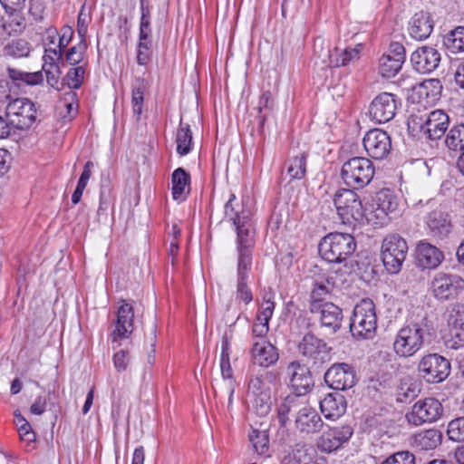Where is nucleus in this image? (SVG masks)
<instances>
[{"label":"nucleus","mask_w":464,"mask_h":464,"mask_svg":"<svg viewBox=\"0 0 464 464\" xmlns=\"http://www.w3.org/2000/svg\"><path fill=\"white\" fill-rule=\"evenodd\" d=\"M224 213L233 222L237 230L238 261L250 260L255 246V230L250 210L244 208L235 194L230 193L224 207Z\"/></svg>","instance_id":"obj_1"},{"label":"nucleus","mask_w":464,"mask_h":464,"mask_svg":"<svg viewBox=\"0 0 464 464\" xmlns=\"http://www.w3.org/2000/svg\"><path fill=\"white\" fill-rule=\"evenodd\" d=\"M431 328L424 321L411 322L402 326L397 333L393 350L400 357H411L419 352L430 335Z\"/></svg>","instance_id":"obj_2"},{"label":"nucleus","mask_w":464,"mask_h":464,"mask_svg":"<svg viewBox=\"0 0 464 464\" xmlns=\"http://www.w3.org/2000/svg\"><path fill=\"white\" fill-rule=\"evenodd\" d=\"M416 209L423 208L427 212L425 224L428 234L434 238L444 239L452 230V221L446 207L435 198L420 199L413 204Z\"/></svg>","instance_id":"obj_3"},{"label":"nucleus","mask_w":464,"mask_h":464,"mask_svg":"<svg viewBox=\"0 0 464 464\" xmlns=\"http://www.w3.org/2000/svg\"><path fill=\"white\" fill-rule=\"evenodd\" d=\"M355 249L354 237L343 233H330L318 245V253L323 261H346Z\"/></svg>","instance_id":"obj_4"},{"label":"nucleus","mask_w":464,"mask_h":464,"mask_svg":"<svg viewBox=\"0 0 464 464\" xmlns=\"http://www.w3.org/2000/svg\"><path fill=\"white\" fill-rule=\"evenodd\" d=\"M376 328L375 304L370 299H362L353 308L350 331L356 338L371 339L373 337Z\"/></svg>","instance_id":"obj_5"},{"label":"nucleus","mask_w":464,"mask_h":464,"mask_svg":"<svg viewBox=\"0 0 464 464\" xmlns=\"http://www.w3.org/2000/svg\"><path fill=\"white\" fill-rule=\"evenodd\" d=\"M373 163L365 157H353L342 167L341 177L346 186L352 189H360L367 186L374 176Z\"/></svg>","instance_id":"obj_6"},{"label":"nucleus","mask_w":464,"mask_h":464,"mask_svg":"<svg viewBox=\"0 0 464 464\" xmlns=\"http://www.w3.org/2000/svg\"><path fill=\"white\" fill-rule=\"evenodd\" d=\"M352 188H343L334 196V202L337 213L343 224L354 225L355 222H362L364 219V210L362 201Z\"/></svg>","instance_id":"obj_7"},{"label":"nucleus","mask_w":464,"mask_h":464,"mask_svg":"<svg viewBox=\"0 0 464 464\" xmlns=\"http://www.w3.org/2000/svg\"><path fill=\"white\" fill-rule=\"evenodd\" d=\"M299 353L305 358L311 368L319 369L330 360L331 348L312 333L305 334L297 346Z\"/></svg>","instance_id":"obj_8"},{"label":"nucleus","mask_w":464,"mask_h":464,"mask_svg":"<svg viewBox=\"0 0 464 464\" xmlns=\"http://www.w3.org/2000/svg\"><path fill=\"white\" fill-rule=\"evenodd\" d=\"M450 362L439 353H428L420 360L419 375L428 383L436 384L445 381L450 373Z\"/></svg>","instance_id":"obj_9"},{"label":"nucleus","mask_w":464,"mask_h":464,"mask_svg":"<svg viewBox=\"0 0 464 464\" xmlns=\"http://www.w3.org/2000/svg\"><path fill=\"white\" fill-rule=\"evenodd\" d=\"M442 413L443 407L440 401L428 397L415 402L411 410L406 413L405 418L410 424L420 426L438 420Z\"/></svg>","instance_id":"obj_10"},{"label":"nucleus","mask_w":464,"mask_h":464,"mask_svg":"<svg viewBox=\"0 0 464 464\" xmlns=\"http://www.w3.org/2000/svg\"><path fill=\"white\" fill-rule=\"evenodd\" d=\"M5 111L12 127L19 130L30 128L36 118L34 104L26 98L13 100L7 104Z\"/></svg>","instance_id":"obj_11"},{"label":"nucleus","mask_w":464,"mask_h":464,"mask_svg":"<svg viewBox=\"0 0 464 464\" xmlns=\"http://www.w3.org/2000/svg\"><path fill=\"white\" fill-rule=\"evenodd\" d=\"M324 381L334 390H348L356 383L354 368L345 362L334 363L324 373Z\"/></svg>","instance_id":"obj_12"},{"label":"nucleus","mask_w":464,"mask_h":464,"mask_svg":"<svg viewBox=\"0 0 464 464\" xmlns=\"http://www.w3.org/2000/svg\"><path fill=\"white\" fill-rule=\"evenodd\" d=\"M362 143L368 156L374 160L386 158L392 150L391 137L381 129H372L367 131Z\"/></svg>","instance_id":"obj_13"},{"label":"nucleus","mask_w":464,"mask_h":464,"mask_svg":"<svg viewBox=\"0 0 464 464\" xmlns=\"http://www.w3.org/2000/svg\"><path fill=\"white\" fill-rule=\"evenodd\" d=\"M397 100L390 92H382L370 104L369 116L376 123H385L392 120L396 114Z\"/></svg>","instance_id":"obj_14"},{"label":"nucleus","mask_w":464,"mask_h":464,"mask_svg":"<svg viewBox=\"0 0 464 464\" xmlns=\"http://www.w3.org/2000/svg\"><path fill=\"white\" fill-rule=\"evenodd\" d=\"M464 287V280L458 276L440 273L431 281L430 289L439 300H449L455 297Z\"/></svg>","instance_id":"obj_15"},{"label":"nucleus","mask_w":464,"mask_h":464,"mask_svg":"<svg viewBox=\"0 0 464 464\" xmlns=\"http://www.w3.org/2000/svg\"><path fill=\"white\" fill-rule=\"evenodd\" d=\"M404 62V46L398 42L392 43L388 53L383 54L379 60V73L383 78L393 77L400 72Z\"/></svg>","instance_id":"obj_16"},{"label":"nucleus","mask_w":464,"mask_h":464,"mask_svg":"<svg viewBox=\"0 0 464 464\" xmlns=\"http://www.w3.org/2000/svg\"><path fill=\"white\" fill-rule=\"evenodd\" d=\"M441 54L438 49L423 45L417 48L411 55V63L414 70L420 73H430L440 65Z\"/></svg>","instance_id":"obj_17"},{"label":"nucleus","mask_w":464,"mask_h":464,"mask_svg":"<svg viewBox=\"0 0 464 464\" xmlns=\"http://www.w3.org/2000/svg\"><path fill=\"white\" fill-rule=\"evenodd\" d=\"M287 372L290 376V385L295 391L294 394L302 397L311 391L314 382L308 366L295 361L287 366Z\"/></svg>","instance_id":"obj_18"},{"label":"nucleus","mask_w":464,"mask_h":464,"mask_svg":"<svg viewBox=\"0 0 464 464\" xmlns=\"http://www.w3.org/2000/svg\"><path fill=\"white\" fill-rule=\"evenodd\" d=\"M250 354L253 364L263 368L273 366L279 360V351L277 347L266 339H259L253 342Z\"/></svg>","instance_id":"obj_19"},{"label":"nucleus","mask_w":464,"mask_h":464,"mask_svg":"<svg viewBox=\"0 0 464 464\" xmlns=\"http://www.w3.org/2000/svg\"><path fill=\"white\" fill-rule=\"evenodd\" d=\"M352 435L353 429L349 425L329 429L318 439L317 448L323 452L330 453L348 441Z\"/></svg>","instance_id":"obj_20"},{"label":"nucleus","mask_w":464,"mask_h":464,"mask_svg":"<svg viewBox=\"0 0 464 464\" xmlns=\"http://www.w3.org/2000/svg\"><path fill=\"white\" fill-rule=\"evenodd\" d=\"M295 424L300 433L309 435L318 433L324 426V421L315 409L302 405L297 411Z\"/></svg>","instance_id":"obj_21"},{"label":"nucleus","mask_w":464,"mask_h":464,"mask_svg":"<svg viewBox=\"0 0 464 464\" xmlns=\"http://www.w3.org/2000/svg\"><path fill=\"white\" fill-rule=\"evenodd\" d=\"M408 245L399 235L387 236L382 244V261H405Z\"/></svg>","instance_id":"obj_22"},{"label":"nucleus","mask_w":464,"mask_h":464,"mask_svg":"<svg viewBox=\"0 0 464 464\" xmlns=\"http://www.w3.org/2000/svg\"><path fill=\"white\" fill-rule=\"evenodd\" d=\"M312 314H319L320 325L329 333L335 334L340 330L343 322V310L333 302H325L320 309Z\"/></svg>","instance_id":"obj_23"},{"label":"nucleus","mask_w":464,"mask_h":464,"mask_svg":"<svg viewBox=\"0 0 464 464\" xmlns=\"http://www.w3.org/2000/svg\"><path fill=\"white\" fill-rule=\"evenodd\" d=\"M450 118L443 111L436 110L426 116V138L431 140H440L446 132Z\"/></svg>","instance_id":"obj_24"},{"label":"nucleus","mask_w":464,"mask_h":464,"mask_svg":"<svg viewBox=\"0 0 464 464\" xmlns=\"http://www.w3.org/2000/svg\"><path fill=\"white\" fill-rule=\"evenodd\" d=\"M346 406L344 396L339 392L328 393L320 401L321 412L326 419H338L344 414Z\"/></svg>","instance_id":"obj_25"},{"label":"nucleus","mask_w":464,"mask_h":464,"mask_svg":"<svg viewBox=\"0 0 464 464\" xmlns=\"http://www.w3.org/2000/svg\"><path fill=\"white\" fill-rule=\"evenodd\" d=\"M397 196L389 188H382L376 193L373 203V212L376 218L382 220L398 208Z\"/></svg>","instance_id":"obj_26"},{"label":"nucleus","mask_w":464,"mask_h":464,"mask_svg":"<svg viewBox=\"0 0 464 464\" xmlns=\"http://www.w3.org/2000/svg\"><path fill=\"white\" fill-rule=\"evenodd\" d=\"M433 30V21L427 12H418L409 23V33L416 40L427 39Z\"/></svg>","instance_id":"obj_27"},{"label":"nucleus","mask_w":464,"mask_h":464,"mask_svg":"<svg viewBox=\"0 0 464 464\" xmlns=\"http://www.w3.org/2000/svg\"><path fill=\"white\" fill-rule=\"evenodd\" d=\"M134 312L133 307L122 301V304L119 307L117 312V324L116 328L113 331V342L117 340V337L127 338L132 332Z\"/></svg>","instance_id":"obj_28"},{"label":"nucleus","mask_w":464,"mask_h":464,"mask_svg":"<svg viewBox=\"0 0 464 464\" xmlns=\"http://www.w3.org/2000/svg\"><path fill=\"white\" fill-rule=\"evenodd\" d=\"M361 50L362 44L343 50L338 47H335L333 51L328 50L327 64L331 67L346 66L350 62L359 59ZM324 63H326V61L324 60Z\"/></svg>","instance_id":"obj_29"},{"label":"nucleus","mask_w":464,"mask_h":464,"mask_svg":"<svg viewBox=\"0 0 464 464\" xmlns=\"http://www.w3.org/2000/svg\"><path fill=\"white\" fill-rule=\"evenodd\" d=\"M442 433L436 429H430L415 435L414 441L418 448L422 450H430L440 445Z\"/></svg>","instance_id":"obj_30"},{"label":"nucleus","mask_w":464,"mask_h":464,"mask_svg":"<svg viewBox=\"0 0 464 464\" xmlns=\"http://www.w3.org/2000/svg\"><path fill=\"white\" fill-rule=\"evenodd\" d=\"M304 404L302 398L298 394L287 395L283 402L277 408V418L281 426H285L290 412H295L301 409Z\"/></svg>","instance_id":"obj_31"},{"label":"nucleus","mask_w":464,"mask_h":464,"mask_svg":"<svg viewBox=\"0 0 464 464\" xmlns=\"http://www.w3.org/2000/svg\"><path fill=\"white\" fill-rule=\"evenodd\" d=\"M332 294V288L326 285L323 281L315 279L314 288L310 295V311L316 312L320 307L329 302Z\"/></svg>","instance_id":"obj_32"},{"label":"nucleus","mask_w":464,"mask_h":464,"mask_svg":"<svg viewBox=\"0 0 464 464\" xmlns=\"http://www.w3.org/2000/svg\"><path fill=\"white\" fill-rule=\"evenodd\" d=\"M414 254L417 261H443L445 258L440 248L427 241H420Z\"/></svg>","instance_id":"obj_33"},{"label":"nucleus","mask_w":464,"mask_h":464,"mask_svg":"<svg viewBox=\"0 0 464 464\" xmlns=\"http://www.w3.org/2000/svg\"><path fill=\"white\" fill-rule=\"evenodd\" d=\"M442 91V84L439 79H428L418 86L420 97L424 98L427 102H433L440 99Z\"/></svg>","instance_id":"obj_34"},{"label":"nucleus","mask_w":464,"mask_h":464,"mask_svg":"<svg viewBox=\"0 0 464 464\" xmlns=\"http://www.w3.org/2000/svg\"><path fill=\"white\" fill-rule=\"evenodd\" d=\"M8 75L13 80V82H16L18 86H20L21 83L34 86L40 84L44 82V75L41 71L34 72H23L19 69L9 68Z\"/></svg>","instance_id":"obj_35"},{"label":"nucleus","mask_w":464,"mask_h":464,"mask_svg":"<svg viewBox=\"0 0 464 464\" xmlns=\"http://www.w3.org/2000/svg\"><path fill=\"white\" fill-rule=\"evenodd\" d=\"M190 180L189 174L182 168H178L174 170L171 176L172 182V196L173 198L180 199L188 188Z\"/></svg>","instance_id":"obj_36"},{"label":"nucleus","mask_w":464,"mask_h":464,"mask_svg":"<svg viewBox=\"0 0 464 464\" xmlns=\"http://www.w3.org/2000/svg\"><path fill=\"white\" fill-rule=\"evenodd\" d=\"M147 82L143 78H137L132 86L131 103L133 113L139 119L142 113L144 92L147 89Z\"/></svg>","instance_id":"obj_37"},{"label":"nucleus","mask_w":464,"mask_h":464,"mask_svg":"<svg viewBox=\"0 0 464 464\" xmlns=\"http://www.w3.org/2000/svg\"><path fill=\"white\" fill-rule=\"evenodd\" d=\"M420 389L418 384L411 379H403L401 381L397 392V401L401 403H407L411 401L418 396Z\"/></svg>","instance_id":"obj_38"},{"label":"nucleus","mask_w":464,"mask_h":464,"mask_svg":"<svg viewBox=\"0 0 464 464\" xmlns=\"http://www.w3.org/2000/svg\"><path fill=\"white\" fill-rule=\"evenodd\" d=\"M177 152L180 156L187 155L191 150L192 132L188 124L180 121L176 137Z\"/></svg>","instance_id":"obj_39"},{"label":"nucleus","mask_w":464,"mask_h":464,"mask_svg":"<svg viewBox=\"0 0 464 464\" xmlns=\"http://www.w3.org/2000/svg\"><path fill=\"white\" fill-rule=\"evenodd\" d=\"M444 45L451 53L464 52V26H458L444 38Z\"/></svg>","instance_id":"obj_40"},{"label":"nucleus","mask_w":464,"mask_h":464,"mask_svg":"<svg viewBox=\"0 0 464 464\" xmlns=\"http://www.w3.org/2000/svg\"><path fill=\"white\" fill-rule=\"evenodd\" d=\"M446 146L452 150H464V124L454 125L445 139Z\"/></svg>","instance_id":"obj_41"},{"label":"nucleus","mask_w":464,"mask_h":464,"mask_svg":"<svg viewBox=\"0 0 464 464\" xmlns=\"http://www.w3.org/2000/svg\"><path fill=\"white\" fill-rule=\"evenodd\" d=\"M307 155L302 153L299 156L293 157L288 161L287 173L291 179H301L306 173Z\"/></svg>","instance_id":"obj_42"},{"label":"nucleus","mask_w":464,"mask_h":464,"mask_svg":"<svg viewBox=\"0 0 464 464\" xmlns=\"http://www.w3.org/2000/svg\"><path fill=\"white\" fill-rule=\"evenodd\" d=\"M255 451L258 455H266L269 450V436L267 430H253L249 434Z\"/></svg>","instance_id":"obj_43"},{"label":"nucleus","mask_w":464,"mask_h":464,"mask_svg":"<svg viewBox=\"0 0 464 464\" xmlns=\"http://www.w3.org/2000/svg\"><path fill=\"white\" fill-rule=\"evenodd\" d=\"M272 406L270 391L260 392L254 395L253 408L259 416H266Z\"/></svg>","instance_id":"obj_44"},{"label":"nucleus","mask_w":464,"mask_h":464,"mask_svg":"<svg viewBox=\"0 0 464 464\" xmlns=\"http://www.w3.org/2000/svg\"><path fill=\"white\" fill-rule=\"evenodd\" d=\"M87 47L88 45L86 40H80L77 45L68 49L65 54L66 62L71 65H76L80 63L83 59V55L86 53Z\"/></svg>","instance_id":"obj_45"},{"label":"nucleus","mask_w":464,"mask_h":464,"mask_svg":"<svg viewBox=\"0 0 464 464\" xmlns=\"http://www.w3.org/2000/svg\"><path fill=\"white\" fill-rule=\"evenodd\" d=\"M85 69L83 66L71 68L64 77L63 81L72 91V89H79L82 86Z\"/></svg>","instance_id":"obj_46"},{"label":"nucleus","mask_w":464,"mask_h":464,"mask_svg":"<svg viewBox=\"0 0 464 464\" xmlns=\"http://www.w3.org/2000/svg\"><path fill=\"white\" fill-rule=\"evenodd\" d=\"M5 50L6 54L14 57L27 56L30 52L28 43L23 39L13 40L5 46Z\"/></svg>","instance_id":"obj_47"},{"label":"nucleus","mask_w":464,"mask_h":464,"mask_svg":"<svg viewBox=\"0 0 464 464\" xmlns=\"http://www.w3.org/2000/svg\"><path fill=\"white\" fill-rule=\"evenodd\" d=\"M43 71L45 72L47 83L55 89H59V82L62 72L60 63H44Z\"/></svg>","instance_id":"obj_48"},{"label":"nucleus","mask_w":464,"mask_h":464,"mask_svg":"<svg viewBox=\"0 0 464 464\" xmlns=\"http://www.w3.org/2000/svg\"><path fill=\"white\" fill-rule=\"evenodd\" d=\"M382 464H416V458L409 450H401L388 456Z\"/></svg>","instance_id":"obj_49"},{"label":"nucleus","mask_w":464,"mask_h":464,"mask_svg":"<svg viewBox=\"0 0 464 464\" xmlns=\"http://www.w3.org/2000/svg\"><path fill=\"white\" fill-rule=\"evenodd\" d=\"M449 439L454 441H464V416L452 420L447 430Z\"/></svg>","instance_id":"obj_50"},{"label":"nucleus","mask_w":464,"mask_h":464,"mask_svg":"<svg viewBox=\"0 0 464 464\" xmlns=\"http://www.w3.org/2000/svg\"><path fill=\"white\" fill-rule=\"evenodd\" d=\"M408 129L412 135L422 134L426 138V117L411 115L408 120Z\"/></svg>","instance_id":"obj_51"},{"label":"nucleus","mask_w":464,"mask_h":464,"mask_svg":"<svg viewBox=\"0 0 464 464\" xmlns=\"http://www.w3.org/2000/svg\"><path fill=\"white\" fill-rule=\"evenodd\" d=\"M448 322L456 332H464V309H453Z\"/></svg>","instance_id":"obj_52"},{"label":"nucleus","mask_w":464,"mask_h":464,"mask_svg":"<svg viewBox=\"0 0 464 464\" xmlns=\"http://www.w3.org/2000/svg\"><path fill=\"white\" fill-rule=\"evenodd\" d=\"M275 309V303L271 300H265L262 304L261 310L256 315V320L266 324H269V320L273 315Z\"/></svg>","instance_id":"obj_53"},{"label":"nucleus","mask_w":464,"mask_h":464,"mask_svg":"<svg viewBox=\"0 0 464 464\" xmlns=\"http://www.w3.org/2000/svg\"><path fill=\"white\" fill-rule=\"evenodd\" d=\"M62 50L59 47H45L44 55V63H62L63 64Z\"/></svg>","instance_id":"obj_54"},{"label":"nucleus","mask_w":464,"mask_h":464,"mask_svg":"<svg viewBox=\"0 0 464 464\" xmlns=\"http://www.w3.org/2000/svg\"><path fill=\"white\" fill-rule=\"evenodd\" d=\"M130 362L129 353L125 350H121L113 355V364L117 371H125Z\"/></svg>","instance_id":"obj_55"},{"label":"nucleus","mask_w":464,"mask_h":464,"mask_svg":"<svg viewBox=\"0 0 464 464\" xmlns=\"http://www.w3.org/2000/svg\"><path fill=\"white\" fill-rule=\"evenodd\" d=\"M89 20L88 14L84 13L82 8L78 14L77 21V33L80 36V40H86L85 37L87 34Z\"/></svg>","instance_id":"obj_56"},{"label":"nucleus","mask_w":464,"mask_h":464,"mask_svg":"<svg viewBox=\"0 0 464 464\" xmlns=\"http://www.w3.org/2000/svg\"><path fill=\"white\" fill-rule=\"evenodd\" d=\"M237 299L243 301L246 304L253 300V295L247 283H237Z\"/></svg>","instance_id":"obj_57"},{"label":"nucleus","mask_w":464,"mask_h":464,"mask_svg":"<svg viewBox=\"0 0 464 464\" xmlns=\"http://www.w3.org/2000/svg\"><path fill=\"white\" fill-rule=\"evenodd\" d=\"M273 107H274V101H273L272 93L269 91L263 92V94L261 95V97L259 99V102H258L259 113L262 114V112L266 110L270 111L273 110Z\"/></svg>","instance_id":"obj_58"},{"label":"nucleus","mask_w":464,"mask_h":464,"mask_svg":"<svg viewBox=\"0 0 464 464\" xmlns=\"http://www.w3.org/2000/svg\"><path fill=\"white\" fill-rule=\"evenodd\" d=\"M235 392V382L233 379H228L222 382L220 386V392L227 394V409L229 410L233 404V395Z\"/></svg>","instance_id":"obj_59"},{"label":"nucleus","mask_w":464,"mask_h":464,"mask_svg":"<svg viewBox=\"0 0 464 464\" xmlns=\"http://www.w3.org/2000/svg\"><path fill=\"white\" fill-rule=\"evenodd\" d=\"M220 369L223 376V382L232 379V368L229 361V354H221Z\"/></svg>","instance_id":"obj_60"},{"label":"nucleus","mask_w":464,"mask_h":464,"mask_svg":"<svg viewBox=\"0 0 464 464\" xmlns=\"http://www.w3.org/2000/svg\"><path fill=\"white\" fill-rule=\"evenodd\" d=\"M19 435L22 440L26 441H34L35 440V434L32 430L31 425L29 422L22 423L18 426Z\"/></svg>","instance_id":"obj_61"},{"label":"nucleus","mask_w":464,"mask_h":464,"mask_svg":"<svg viewBox=\"0 0 464 464\" xmlns=\"http://www.w3.org/2000/svg\"><path fill=\"white\" fill-rule=\"evenodd\" d=\"M10 168V153L7 150L0 149V177L5 175Z\"/></svg>","instance_id":"obj_62"},{"label":"nucleus","mask_w":464,"mask_h":464,"mask_svg":"<svg viewBox=\"0 0 464 464\" xmlns=\"http://www.w3.org/2000/svg\"><path fill=\"white\" fill-rule=\"evenodd\" d=\"M268 330H269L268 324L259 322L258 324H254L253 329H252V334L257 340L265 339V336L266 335Z\"/></svg>","instance_id":"obj_63"},{"label":"nucleus","mask_w":464,"mask_h":464,"mask_svg":"<svg viewBox=\"0 0 464 464\" xmlns=\"http://www.w3.org/2000/svg\"><path fill=\"white\" fill-rule=\"evenodd\" d=\"M454 80L459 88L464 89V59L457 67V70L454 73Z\"/></svg>","instance_id":"obj_64"}]
</instances>
